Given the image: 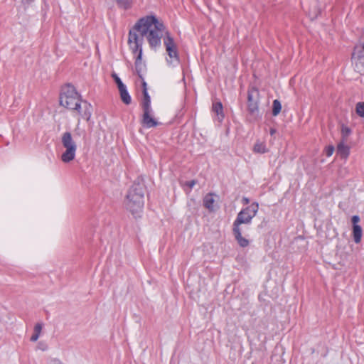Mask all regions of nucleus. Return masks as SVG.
Masks as SVG:
<instances>
[{
    "label": "nucleus",
    "instance_id": "ddd939ff",
    "mask_svg": "<svg viewBox=\"0 0 364 364\" xmlns=\"http://www.w3.org/2000/svg\"><path fill=\"white\" fill-rule=\"evenodd\" d=\"M232 233L235 240L241 247H247L250 245V241L242 236L240 228L232 227Z\"/></svg>",
    "mask_w": 364,
    "mask_h": 364
},
{
    "label": "nucleus",
    "instance_id": "1a4fd4ad",
    "mask_svg": "<svg viewBox=\"0 0 364 364\" xmlns=\"http://www.w3.org/2000/svg\"><path fill=\"white\" fill-rule=\"evenodd\" d=\"M360 220V218L358 215H355L351 217L352 237L355 244H359L361 242L363 236L362 227L358 225Z\"/></svg>",
    "mask_w": 364,
    "mask_h": 364
},
{
    "label": "nucleus",
    "instance_id": "6e6552de",
    "mask_svg": "<svg viewBox=\"0 0 364 364\" xmlns=\"http://www.w3.org/2000/svg\"><path fill=\"white\" fill-rule=\"evenodd\" d=\"M351 60L355 71L361 75L364 74V43L355 45Z\"/></svg>",
    "mask_w": 364,
    "mask_h": 364
},
{
    "label": "nucleus",
    "instance_id": "473e14b6",
    "mask_svg": "<svg viewBox=\"0 0 364 364\" xmlns=\"http://www.w3.org/2000/svg\"><path fill=\"white\" fill-rule=\"evenodd\" d=\"M252 91L257 92L258 90L257 89H254Z\"/></svg>",
    "mask_w": 364,
    "mask_h": 364
},
{
    "label": "nucleus",
    "instance_id": "39448f33",
    "mask_svg": "<svg viewBox=\"0 0 364 364\" xmlns=\"http://www.w3.org/2000/svg\"><path fill=\"white\" fill-rule=\"evenodd\" d=\"M62 144L65 151L61 155V161L65 164L70 163L75 157L77 145L73 141L72 134L69 132L63 133L62 136Z\"/></svg>",
    "mask_w": 364,
    "mask_h": 364
},
{
    "label": "nucleus",
    "instance_id": "f3484780",
    "mask_svg": "<svg viewBox=\"0 0 364 364\" xmlns=\"http://www.w3.org/2000/svg\"><path fill=\"white\" fill-rule=\"evenodd\" d=\"M352 133L351 129L343 124L341 125V141H346L348 137Z\"/></svg>",
    "mask_w": 364,
    "mask_h": 364
},
{
    "label": "nucleus",
    "instance_id": "2eb2a0df",
    "mask_svg": "<svg viewBox=\"0 0 364 364\" xmlns=\"http://www.w3.org/2000/svg\"><path fill=\"white\" fill-rule=\"evenodd\" d=\"M215 203V200L213 198V194L209 193L205 196L203 200V206L207 208L210 212H213L215 210L213 204Z\"/></svg>",
    "mask_w": 364,
    "mask_h": 364
},
{
    "label": "nucleus",
    "instance_id": "9b49d317",
    "mask_svg": "<svg viewBox=\"0 0 364 364\" xmlns=\"http://www.w3.org/2000/svg\"><path fill=\"white\" fill-rule=\"evenodd\" d=\"M213 105L212 110L217 114L218 120L219 122H222L225 117V114L223 112V106L220 100H218L216 97H212Z\"/></svg>",
    "mask_w": 364,
    "mask_h": 364
},
{
    "label": "nucleus",
    "instance_id": "a878e982",
    "mask_svg": "<svg viewBox=\"0 0 364 364\" xmlns=\"http://www.w3.org/2000/svg\"><path fill=\"white\" fill-rule=\"evenodd\" d=\"M60 91H76V89L73 84L66 83L63 86H62Z\"/></svg>",
    "mask_w": 364,
    "mask_h": 364
},
{
    "label": "nucleus",
    "instance_id": "c756f323",
    "mask_svg": "<svg viewBox=\"0 0 364 364\" xmlns=\"http://www.w3.org/2000/svg\"><path fill=\"white\" fill-rule=\"evenodd\" d=\"M39 335H38L37 333H33V335L31 336V338H30V341H32V342H35L36 341L38 338H39Z\"/></svg>",
    "mask_w": 364,
    "mask_h": 364
},
{
    "label": "nucleus",
    "instance_id": "20e7f679",
    "mask_svg": "<svg viewBox=\"0 0 364 364\" xmlns=\"http://www.w3.org/2000/svg\"><path fill=\"white\" fill-rule=\"evenodd\" d=\"M163 43L168 57L166 58L167 65L170 67H176L180 64V57L177 46L170 32L166 31L164 36Z\"/></svg>",
    "mask_w": 364,
    "mask_h": 364
},
{
    "label": "nucleus",
    "instance_id": "6ab92c4d",
    "mask_svg": "<svg viewBox=\"0 0 364 364\" xmlns=\"http://www.w3.org/2000/svg\"><path fill=\"white\" fill-rule=\"evenodd\" d=\"M112 77L118 87L119 91H127L126 85L123 83L120 77L116 74H112Z\"/></svg>",
    "mask_w": 364,
    "mask_h": 364
},
{
    "label": "nucleus",
    "instance_id": "dca6fc26",
    "mask_svg": "<svg viewBox=\"0 0 364 364\" xmlns=\"http://www.w3.org/2000/svg\"><path fill=\"white\" fill-rule=\"evenodd\" d=\"M259 210V204L257 202L252 203L249 206H247L245 208H242L241 210H244L247 213L248 215L255 217L258 212Z\"/></svg>",
    "mask_w": 364,
    "mask_h": 364
},
{
    "label": "nucleus",
    "instance_id": "f03ea898",
    "mask_svg": "<svg viewBox=\"0 0 364 364\" xmlns=\"http://www.w3.org/2000/svg\"><path fill=\"white\" fill-rule=\"evenodd\" d=\"M146 186L142 182L134 181L126 196V208L135 215L142 210L144 204Z\"/></svg>",
    "mask_w": 364,
    "mask_h": 364
},
{
    "label": "nucleus",
    "instance_id": "4be33fe9",
    "mask_svg": "<svg viewBox=\"0 0 364 364\" xmlns=\"http://www.w3.org/2000/svg\"><path fill=\"white\" fill-rule=\"evenodd\" d=\"M121 100L127 105L132 103V97L129 92H119Z\"/></svg>",
    "mask_w": 364,
    "mask_h": 364
},
{
    "label": "nucleus",
    "instance_id": "5701e85b",
    "mask_svg": "<svg viewBox=\"0 0 364 364\" xmlns=\"http://www.w3.org/2000/svg\"><path fill=\"white\" fill-rule=\"evenodd\" d=\"M355 112L360 117H364V102H360L356 104Z\"/></svg>",
    "mask_w": 364,
    "mask_h": 364
},
{
    "label": "nucleus",
    "instance_id": "aec40b11",
    "mask_svg": "<svg viewBox=\"0 0 364 364\" xmlns=\"http://www.w3.org/2000/svg\"><path fill=\"white\" fill-rule=\"evenodd\" d=\"M282 110V104L279 100H274L272 103V114L273 116H277Z\"/></svg>",
    "mask_w": 364,
    "mask_h": 364
},
{
    "label": "nucleus",
    "instance_id": "cd10ccee",
    "mask_svg": "<svg viewBox=\"0 0 364 364\" xmlns=\"http://www.w3.org/2000/svg\"><path fill=\"white\" fill-rule=\"evenodd\" d=\"M198 183L197 180H191V181H187L184 183V186L188 187L190 189H191L196 183Z\"/></svg>",
    "mask_w": 364,
    "mask_h": 364
},
{
    "label": "nucleus",
    "instance_id": "0eeeda50",
    "mask_svg": "<svg viewBox=\"0 0 364 364\" xmlns=\"http://www.w3.org/2000/svg\"><path fill=\"white\" fill-rule=\"evenodd\" d=\"M247 109L250 114V122H255L262 119V114L259 111V99L258 92L256 96L253 95V92H247Z\"/></svg>",
    "mask_w": 364,
    "mask_h": 364
},
{
    "label": "nucleus",
    "instance_id": "423d86ee",
    "mask_svg": "<svg viewBox=\"0 0 364 364\" xmlns=\"http://www.w3.org/2000/svg\"><path fill=\"white\" fill-rule=\"evenodd\" d=\"M59 99L60 105L80 112L81 109L80 92H60Z\"/></svg>",
    "mask_w": 364,
    "mask_h": 364
},
{
    "label": "nucleus",
    "instance_id": "4468645a",
    "mask_svg": "<svg viewBox=\"0 0 364 364\" xmlns=\"http://www.w3.org/2000/svg\"><path fill=\"white\" fill-rule=\"evenodd\" d=\"M346 141H340L337 145V153L342 158H347L350 154V147L346 144Z\"/></svg>",
    "mask_w": 364,
    "mask_h": 364
},
{
    "label": "nucleus",
    "instance_id": "393cba45",
    "mask_svg": "<svg viewBox=\"0 0 364 364\" xmlns=\"http://www.w3.org/2000/svg\"><path fill=\"white\" fill-rule=\"evenodd\" d=\"M334 150H335V147L333 145H331V144L328 145L325 147L324 153L326 156L329 157L333 154Z\"/></svg>",
    "mask_w": 364,
    "mask_h": 364
},
{
    "label": "nucleus",
    "instance_id": "f257e3e1",
    "mask_svg": "<svg viewBox=\"0 0 364 364\" xmlns=\"http://www.w3.org/2000/svg\"><path fill=\"white\" fill-rule=\"evenodd\" d=\"M166 31L164 23L156 16H146L138 20L128 37V44L135 58V69L138 70V61L142 58L144 37L146 38L150 48L156 51L161 48Z\"/></svg>",
    "mask_w": 364,
    "mask_h": 364
},
{
    "label": "nucleus",
    "instance_id": "7c9ffc66",
    "mask_svg": "<svg viewBox=\"0 0 364 364\" xmlns=\"http://www.w3.org/2000/svg\"><path fill=\"white\" fill-rule=\"evenodd\" d=\"M242 203L243 205H247V204H249V203H250V199H249L248 198H247V197H243V198H242Z\"/></svg>",
    "mask_w": 364,
    "mask_h": 364
},
{
    "label": "nucleus",
    "instance_id": "c85d7f7f",
    "mask_svg": "<svg viewBox=\"0 0 364 364\" xmlns=\"http://www.w3.org/2000/svg\"><path fill=\"white\" fill-rule=\"evenodd\" d=\"M48 364H63V363L58 358H53L48 362Z\"/></svg>",
    "mask_w": 364,
    "mask_h": 364
},
{
    "label": "nucleus",
    "instance_id": "412c9836",
    "mask_svg": "<svg viewBox=\"0 0 364 364\" xmlns=\"http://www.w3.org/2000/svg\"><path fill=\"white\" fill-rule=\"evenodd\" d=\"M253 150L256 153L264 154L267 152L266 146L263 143L257 142L254 145Z\"/></svg>",
    "mask_w": 364,
    "mask_h": 364
},
{
    "label": "nucleus",
    "instance_id": "bb28decb",
    "mask_svg": "<svg viewBox=\"0 0 364 364\" xmlns=\"http://www.w3.org/2000/svg\"><path fill=\"white\" fill-rule=\"evenodd\" d=\"M43 328V323H37L34 326V333H37L40 336L41 332L42 331Z\"/></svg>",
    "mask_w": 364,
    "mask_h": 364
},
{
    "label": "nucleus",
    "instance_id": "2f4dec72",
    "mask_svg": "<svg viewBox=\"0 0 364 364\" xmlns=\"http://www.w3.org/2000/svg\"><path fill=\"white\" fill-rule=\"evenodd\" d=\"M270 134L272 136L276 133V129L274 128H271L269 131Z\"/></svg>",
    "mask_w": 364,
    "mask_h": 364
},
{
    "label": "nucleus",
    "instance_id": "9d476101",
    "mask_svg": "<svg viewBox=\"0 0 364 364\" xmlns=\"http://www.w3.org/2000/svg\"><path fill=\"white\" fill-rule=\"evenodd\" d=\"M254 217L244 210H240L235 220L232 227L240 228L242 224H250Z\"/></svg>",
    "mask_w": 364,
    "mask_h": 364
},
{
    "label": "nucleus",
    "instance_id": "a211bd4d",
    "mask_svg": "<svg viewBox=\"0 0 364 364\" xmlns=\"http://www.w3.org/2000/svg\"><path fill=\"white\" fill-rule=\"evenodd\" d=\"M119 8L124 10L129 9L132 6V0H115Z\"/></svg>",
    "mask_w": 364,
    "mask_h": 364
},
{
    "label": "nucleus",
    "instance_id": "7ed1b4c3",
    "mask_svg": "<svg viewBox=\"0 0 364 364\" xmlns=\"http://www.w3.org/2000/svg\"><path fill=\"white\" fill-rule=\"evenodd\" d=\"M143 97L141 100V107L142 109V114L141 119V124L143 127L146 129L156 127L161 125L162 123L159 122L154 117V111L151 107V97L149 92H142Z\"/></svg>",
    "mask_w": 364,
    "mask_h": 364
},
{
    "label": "nucleus",
    "instance_id": "f8f14e48",
    "mask_svg": "<svg viewBox=\"0 0 364 364\" xmlns=\"http://www.w3.org/2000/svg\"><path fill=\"white\" fill-rule=\"evenodd\" d=\"M146 70V66L142 61H138V70L136 69V72L138 75L139 80L136 81V85H138L139 82H140L141 85V91H147V84L144 80V78L142 76L143 73Z\"/></svg>",
    "mask_w": 364,
    "mask_h": 364
},
{
    "label": "nucleus",
    "instance_id": "b1692460",
    "mask_svg": "<svg viewBox=\"0 0 364 364\" xmlns=\"http://www.w3.org/2000/svg\"><path fill=\"white\" fill-rule=\"evenodd\" d=\"M84 103H85L86 107H85V110L82 116L85 119H86L87 121H89L90 119V117H91V111L90 110V109L91 108V105H90V104H87V102L86 101H85Z\"/></svg>",
    "mask_w": 364,
    "mask_h": 364
}]
</instances>
